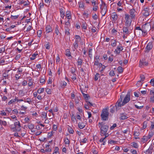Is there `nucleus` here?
<instances>
[{
	"mask_svg": "<svg viewBox=\"0 0 154 154\" xmlns=\"http://www.w3.org/2000/svg\"><path fill=\"white\" fill-rule=\"evenodd\" d=\"M51 149H41V151L43 153H45L48 152H51Z\"/></svg>",
	"mask_w": 154,
	"mask_h": 154,
	"instance_id": "nucleus-28",
	"label": "nucleus"
},
{
	"mask_svg": "<svg viewBox=\"0 0 154 154\" xmlns=\"http://www.w3.org/2000/svg\"><path fill=\"white\" fill-rule=\"evenodd\" d=\"M79 7L80 8H82L83 9H85V6L84 4L82 2H79Z\"/></svg>",
	"mask_w": 154,
	"mask_h": 154,
	"instance_id": "nucleus-25",
	"label": "nucleus"
},
{
	"mask_svg": "<svg viewBox=\"0 0 154 154\" xmlns=\"http://www.w3.org/2000/svg\"><path fill=\"white\" fill-rule=\"evenodd\" d=\"M30 129H33L34 128V125L32 123H29L27 126Z\"/></svg>",
	"mask_w": 154,
	"mask_h": 154,
	"instance_id": "nucleus-31",
	"label": "nucleus"
},
{
	"mask_svg": "<svg viewBox=\"0 0 154 154\" xmlns=\"http://www.w3.org/2000/svg\"><path fill=\"white\" fill-rule=\"evenodd\" d=\"M46 32L47 33H49L53 31V29L50 25H47L45 26Z\"/></svg>",
	"mask_w": 154,
	"mask_h": 154,
	"instance_id": "nucleus-14",
	"label": "nucleus"
},
{
	"mask_svg": "<svg viewBox=\"0 0 154 154\" xmlns=\"http://www.w3.org/2000/svg\"><path fill=\"white\" fill-rule=\"evenodd\" d=\"M19 16V15H18L15 16L11 15V16L10 17V18L11 19V20H14L17 19L18 18Z\"/></svg>",
	"mask_w": 154,
	"mask_h": 154,
	"instance_id": "nucleus-27",
	"label": "nucleus"
},
{
	"mask_svg": "<svg viewBox=\"0 0 154 154\" xmlns=\"http://www.w3.org/2000/svg\"><path fill=\"white\" fill-rule=\"evenodd\" d=\"M141 31L142 32L143 35L145 36L146 34H147V31L144 29H142Z\"/></svg>",
	"mask_w": 154,
	"mask_h": 154,
	"instance_id": "nucleus-49",
	"label": "nucleus"
},
{
	"mask_svg": "<svg viewBox=\"0 0 154 154\" xmlns=\"http://www.w3.org/2000/svg\"><path fill=\"white\" fill-rule=\"evenodd\" d=\"M64 29L65 30V35H70V33L69 32V29L68 27L65 26L64 27Z\"/></svg>",
	"mask_w": 154,
	"mask_h": 154,
	"instance_id": "nucleus-20",
	"label": "nucleus"
},
{
	"mask_svg": "<svg viewBox=\"0 0 154 154\" xmlns=\"http://www.w3.org/2000/svg\"><path fill=\"white\" fill-rule=\"evenodd\" d=\"M109 115V109L108 108L103 109L101 114V119L106 121L108 120Z\"/></svg>",
	"mask_w": 154,
	"mask_h": 154,
	"instance_id": "nucleus-1",
	"label": "nucleus"
},
{
	"mask_svg": "<svg viewBox=\"0 0 154 154\" xmlns=\"http://www.w3.org/2000/svg\"><path fill=\"white\" fill-rule=\"evenodd\" d=\"M128 117L126 116V114L125 113H123L121 114V116L120 117V119L121 120H123L127 119Z\"/></svg>",
	"mask_w": 154,
	"mask_h": 154,
	"instance_id": "nucleus-15",
	"label": "nucleus"
},
{
	"mask_svg": "<svg viewBox=\"0 0 154 154\" xmlns=\"http://www.w3.org/2000/svg\"><path fill=\"white\" fill-rule=\"evenodd\" d=\"M152 48V43L151 42H149L147 45L146 48Z\"/></svg>",
	"mask_w": 154,
	"mask_h": 154,
	"instance_id": "nucleus-38",
	"label": "nucleus"
},
{
	"mask_svg": "<svg viewBox=\"0 0 154 154\" xmlns=\"http://www.w3.org/2000/svg\"><path fill=\"white\" fill-rule=\"evenodd\" d=\"M69 107L70 109H73L74 107L73 103L72 102L70 101L69 103Z\"/></svg>",
	"mask_w": 154,
	"mask_h": 154,
	"instance_id": "nucleus-50",
	"label": "nucleus"
},
{
	"mask_svg": "<svg viewBox=\"0 0 154 154\" xmlns=\"http://www.w3.org/2000/svg\"><path fill=\"white\" fill-rule=\"evenodd\" d=\"M148 64V62L145 61L144 60H142V61L140 60L139 66L140 67H142L144 66H147Z\"/></svg>",
	"mask_w": 154,
	"mask_h": 154,
	"instance_id": "nucleus-12",
	"label": "nucleus"
},
{
	"mask_svg": "<svg viewBox=\"0 0 154 154\" xmlns=\"http://www.w3.org/2000/svg\"><path fill=\"white\" fill-rule=\"evenodd\" d=\"M124 97V95H123L121 94L120 95L119 99L116 103V105H115V106L116 107V109H117V107H121L122 106V103H121L122 102V99Z\"/></svg>",
	"mask_w": 154,
	"mask_h": 154,
	"instance_id": "nucleus-6",
	"label": "nucleus"
},
{
	"mask_svg": "<svg viewBox=\"0 0 154 154\" xmlns=\"http://www.w3.org/2000/svg\"><path fill=\"white\" fill-rule=\"evenodd\" d=\"M140 79L139 81L142 83V82L144 81L145 79V77L144 75L141 74L140 75Z\"/></svg>",
	"mask_w": 154,
	"mask_h": 154,
	"instance_id": "nucleus-34",
	"label": "nucleus"
},
{
	"mask_svg": "<svg viewBox=\"0 0 154 154\" xmlns=\"http://www.w3.org/2000/svg\"><path fill=\"white\" fill-rule=\"evenodd\" d=\"M78 42H76L75 41L74 43H73L74 47L75 48H76L78 47Z\"/></svg>",
	"mask_w": 154,
	"mask_h": 154,
	"instance_id": "nucleus-59",
	"label": "nucleus"
},
{
	"mask_svg": "<svg viewBox=\"0 0 154 154\" xmlns=\"http://www.w3.org/2000/svg\"><path fill=\"white\" fill-rule=\"evenodd\" d=\"M59 29L58 26L57 25H56L55 27L54 32L57 35H58L59 33H60Z\"/></svg>",
	"mask_w": 154,
	"mask_h": 154,
	"instance_id": "nucleus-24",
	"label": "nucleus"
},
{
	"mask_svg": "<svg viewBox=\"0 0 154 154\" xmlns=\"http://www.w3.org/2000/svg\"><path fill=\"white\" fill-rule=\"evenodd\" d=\"M79 128L81 129L85 127V125L83 122H79L78 124Z\"/></svg>",
	"mask_w": 154,
	"mask_h": 154,
	"instance_id": "nucleus-23",
	"label": "nucleus"
},
{
	"mask_svg": "<svg viewBox=\"0 0 154 154\" xmlns=\"http://www.w3.org/2000/svg\"><path fill=\"white\" fill-rule=\"evenodd\" d=\"M134 106L136 108H137V109H141L142 108H143V106H139L136 104H135Z\"/></svg>",
	"mask_w": 154,
	"mask_h": 154,
	"instance_id": "nucleus-58",
	"label": "nucleus"
},
{
	"mask_svg": "<svg viewBox=\"0 0 154 154\" xmlns=\"http://www.w3.org/2000/svg\"><path fill=\"white\" fill-rule=\"evenodd\" d=\"M10 128L11 130L15 132L16 131H17V129L16 128V127L14 124V125H11L10 126Z\"/></svg>",
	"mask_w": 154,
	"mask_h": 154,
	"instance_id": "nucleus-22",
	"label": "nucleus"
},
{
	"mask_svg": "<svg viewBox=\"0 0 154 154\" xmlns=\"http://www.w3.org/2000/svg\"><path fill=\"white\" fill-rule=\"evenodd\" d=\"M131 146L135 148H137L138 147V144L135 142H132L131 143Z\"/></svg>",
	"mask_w": 154,
	"mask_h": 154,
	"instance_id": "nucleus-26",
	"label": "nucleus"
},
{
	"mask_svg": "<svg viewBox=\"0 0 154 154\" xmlns=\"http://www.w3.org/2000/svg\"><path fill=\"white\" fill-rule=\"evenodd\" d=\"M0 124L4 126H6L7 125V122L5 121H2L0 120Z\"/></svg>",
	"mask_w": 154,
	"mask_h": 154,
	"instance_id": "nucleus-42",
	"label": "nucleus"
},
{
	"mask_svg": "<svg viewBox=\"0 0 154 154\" xmlns=\"http://www.w3.org/2000/svg\"><path fill=\"white\" fill-rule=\"evenodd\" d=\"M68 130L69 133L70 134H73L74 132L72 128L70 127H69L68 128Z\"/></svg>",
	"mask_w": 154,
	"mask_h": 154,
	"instance_id": "nucleus-30",
	"label": "nucleus"
},
{
	"mask_svg": "<svg viewBox=\"0 0 154 154\" xmlns=\"http://www.w3.org/2000/svg\"><path fill=\"white\" fill-rule=\"evenodd\" d=\"M37 53H34L32 55V57H30V59L31 60H34L35 58V57L38 55Z\"/></svg>",
	"mask_w": 154,
	"mask_h": 154,
	"instance_id": "nucleus-35",
	"label": "nucleus"
},
{
	"mask_svg": "<svg viewBox=\"0 0 154 154\" xmlns=\"http://www.w3.org/2000/svg\"><path fill=\"white\" fill-rule=\"evenodd\" d=\"M116 45V42L115 40L113 41L111 43V45L113 47H115Z\"/></svg>",
	"mask_w": 154,
	"mask_h": 154,
	"instance_id": "nucleus-43",
	"label": "nucleus"
},
{
	"mask_svg": "<svg viewBox=\"0 0 154 154\" xmlns=\"http://www.w3.org/2000/svg\"><path fill=\"white\" fill-rule=\"evenodd\" d=\"M67 83L65 81H61L60 83L61 86L63 88L66 85Z\"/></svg>",
	"mask_w": 154,
	"mask_h": 154,
	"instance_id": "nucleus-32",
	"label": "nucleus"
},
{
	"mask_svg": "<svg viewBox=\"0 0 154 154\" xmlns=\"http://www.w3.org/2000/svg\"><path fill=\"white\" fill-rule=\"evenodd\" d=\"M64 142H65V144H69V142H70L69 141V140L68 138L67 137H66L65 138Z\"/></svg>",
	"mask_w": 154,
	"mask_h": 154,
	"instance_id": "nucleus-44",
	"label": "nucleus"
},
{
	"mask_svg": "<svg viewBox=\"0 0 154 154\" xmlns=\"http://www.w3.org/2000/svg\"><path fill=\"white\" fill-rule=\"evenodd\" d=\"M29 118L28 117H26L25 119H24V120L26 122V123H29Z\"/></svg>",
	"mask_w": 154,
	"mask_h": 154,
	"instance_id": "nucleus-64",
	"label": "nucleus"
},
{
	"mask_svg": "<svg viewBox=\"0 0 154 154\" xmlns=\"http://www.w3.org/2000/svg\"><path fill=\"white\" fill-rule=\"evenodd\" d=\"M117 126V125L116 123H115L113 124V125L110 127V129L111 130H113Z\"/></svg>",
	"mask_w": 154,
	"mask_h": 154,
	"instance_id": "nucleus-60",
	"label": "nucleus"
},
{
	"mask_svg": "<svg viewBox=\"0 0 154 154\" xmlns=\"http://www.w3.org/2000/svg\"><path fill=\"white\" fill-rule=\"evenodd\" d=\"M16 97H15V98L14 99H12L8 103V105H10L11 104L14 103L15 102L16 100Z\"/></svg>",
	"mask_w": 154,
	"mask_h": 154,
	"instance_id": "nucleus-29",
	"label": "nucleus"
},
{
	"mask_svg": "<svg viewBox=\"0 0 154 154\" xmlns=\"http://www.w3.org/2000/svg\"><path fill=\"white\" fill-rule=\"evenodd\" d=\"M98 125H99V127H101V126L106 125H105V123L104 122H99L98 124Z\"/></svg>",
	"mask_w": 154,
	"mask_h": 154,
	"instance_id": "nucleus-47",
	"label": "nucleus"
},
{
	"mask_svg": "<svg viewBox=\"0 0 154 154\" xmlns=\"http://www.w3.org/2000/svg\"><path fill=\"white\" fill-rule=\"evenodd\" d=\"M135 10L133 8L130 10V17H131V19H134L135 17Z\"/></svg>",
	"mask_w": 154,
	"mask_h": 154,
	"instance_id": "nucleus-10",
	"label": "nucleus"
},
{
	"mask_svg": "<svg viewBox=\"0 0 154 154\" xmlns=\"http://www.w3.org/2000/svg\"><path fill=\"white\" fill-rule=\"evenodd\" d=\"M117 70L119 73H121L123 72L122 68L121 66H119L117 69Z\"/></svg>",
	"mask_w": 154,
	"mask_h": 154,
	"instance_id": "nucleus-46",
	"label": "nucleus"
},
{
	"mask_svg": "<svg viewBox=\"0 0 154 154\" xmlns=\"http://www.w3.org/2000/svg\"><path fill=\"white\" fill-rule=\"evenodd\" d=\"M142 141L143 142V141H146L147 140V138L146 136H143V138H142Z\"/></svg>",
	"mask_w": 154,
	"mask_h": 154,
	"instance_id": "nucleus-62",
	"label": "nucleus"
},
{
	"mask_svg": "<svg viewBox=\"0 0 154 154\" xmlns=\"http://www.w3.org/2000/svg\"><path fill=\"white\" fill-rule=\"evenodd\" d=\"M151 26L149 23H145L142 27V29H144L147 31L150 29Z\"/></svg>",
	"mask_w": 154,
	"mask_h": 154,
	"instance_id": "nucleus-8",
	"label": "nucleus"
},
{
	"mask_svg": "<svg viewBox=\"0 0 154 154\" xmlns=\"http://www.w3.org/2000/svg\"><path fill=\"white\" fill-rule=\"evenodd\" d=\"M147 122L146 121L144 122L143 124V129L146 128L147 127Z\"/></svg>",
	"mask_w": 154,
	"mask_h": 154,
	"instance_id": "nucleus-36",
	"label": "nucleus"
},
{
	"mask_svg": "<svg viewBox=\"0 0 154 154\" xmlns=\"http://www.w3.org/2000/svg\"><path fill=\"white\" fill-rule=\"evenodd\" d=\"M143 15L145 16H148L149 15V9L147 8L144 7L142 11Z\"/></svg>",
	"mask_w": 154,
	"mask_h": 154,
	"instance_id": "nucleus-9",
	"label": "nucleus"
},
{
	"mask_svg": "<svg viewBox=\"0 0 154 154\" xmlns=\"http://www.w3.org/2000/svg\"><path fill=\"white\" fill-rule=\"evenodd\" d=\"M42 33V30H39L37 32V36L38 37H40L41 36V34Z\"/></svg>",
	"mask_w": 154,
	"mask_h": 154,
	"instance_id": "nucleus-57",
	"label": "nucleus"
},
{
	"mask_svg": "<svg viewBox=\"0 0 154 154\" xmlns=\"http://www.w3.org/2000/svg\"><path fill=\"white\" fill-rule=\"evenodd\" d=\"M46 91L48 94H51V91L50 89L47 88L46 89Z\"/></svg>",
	"mask_w": 154,
	"mask_h": 154,
	"instance_id": "nucleus-48",
	"label": "nucleus"
},
{
	"mask_svg": "<svg viewBox=\"0 0 154 154\" xmlns=\"http://www.w3.org/2000/svg\"><path fill=\"white\" fill-rule=\"evenodd\" d=\"M109 75L111 76H113L114 75H115L114 71L112 70H111L109 73Z\"/></svg>",
	"mask_w": 154,
	"mask_h": 154,
	"instance_id": "nucleus-54",
	"label": "nucleus"
},
{
	"mask_svg": "<svg viewBox=\"0 0 154 154\" xmlns=\"http://www.w3.org/2000/svg\"><path fill=\"white\" fill-rule=\"evenodd\" d=\"M32 29V26H29L27 28V30H26V31L29 32Z\"/></svg>",
	"mask_w": 154,
	"mask_h": 154,
	"instance_id": "nucleus-56",
	"label": "nucleus"
},
{
	"mask_svg": "<svg viewBox=\"0 0 154 154\" xmlns=\"http://www.w3.org/2000/svg\"><path fill=\"white\" fill-rule=\"evenodd\" d=\"M109 128V126L107 125L101 126L100 128V134H103V135H104V134L107 132Z\"/></svg>",
	"mask_w": 154,
	"mask_h": 154,
	"instance_id": "nucleus-5",
	"label": "nucleus"
},
{
	"mask_svg": "<svg viewBox=\"0 0 154 154\" xmlns=\"http://www.w3.org/2000/svg\"><path fill=\"white\" fill-rule=\"evenodd\" d=\"M100 6V12L103 17L105 15L106 13L107 10V6L106 3L103 2H102V4Z\"/></svg>",
	"mask_w": 154,
	"mask_h": 154,
	"instance_id": "nucleus-2",
	"label": "nucleus"
},
{
	"mask_svg": "<svg viewBox=\"0 0 154 154\" xmlns=\"http://www.w3.org/2000/svg\"><path fill=\"white\" fill-rule=\"evenodd\" d=\"M111 17L114 20L116 21L118 18L117 15L115 13H112L111 14Z\"/></svg>",
	"mask_w": 154,
	"mask_h": 154,
	"instance_id": "nucleus-19",
	"label": "nucleus"
},
{
	"mask_svg": "<svg viewBox=\"0 0 154 154\" xmlns=\"http://www.w3.org/2000/svg\"><path fill=\"white\" fill-rule=\"evenodd\" d=\"M129 27L127 26H124L123 27L122 29L123 30V32L125 33V35H128L131 32V31L133 28L132 27V28L131 29V27H130V28L131 29H129Z\"/></svg>",
	"mask_w": 154,
	"mask_h": 154,
	"instance_id": "nucleus-7",
	"label": "nucleus"
},
{
	"mask_svg": "<svg viewBox=\"0 0 154 154\" xmlns=\"http://www.w3.org/2000/svg\"><path fill=\"white\" fill-rule=\"evenodd\" d=\"M102 136H105V137H104V138L106 139V137H107L108 136H109V134L107 133H106L104 134V135H103L102 134H100Z\"/></svg>",
	"mask_w": 154,
	"mask_h": 154,
	"instance_id": "nucleus-61",
	"label": "nucleus"
},
{
	"mask_svg": "<svg viewBox=\"0 0 154 154\" xmlns=\"http://www.w3.org/2000/svg\"><path fill=\"white\" fill-rule=\"evenodd\" d=\"M14 124L16 126V128L17 129V131H20L21 130L20 128L21 127V126L19 121H18L15 122H14Z\"/></svg>",
	"mask_w": 154,
	"mask_h": 154,
	"instance_id": "nucleus-11",
	"label": "nucleus"
},
{
	"mask_svg": "<svg viewBox=\"0 0 154 154\" xmlns=\"http://www.w3.org/2000/svg\"><path fill=\"white\" fill-rule=\"evenodd\" d=\"M136 30H139L141 31L142 29H141L140 27L139 26H136L135 28V30L134 31V33L135 34Z\"/></svg>",
	"mask_w": 154,
	"mask_h": 154,
	"instance_id": "nucleus-51",
	"label": "nucleus"
},
{
	"mask_svg": "<svg viewBox=\"0 0 154 154\" xmlns=\"http://www.w3.org/2000/svg\"><path fill=\"white\" fill-rule=\"evenodd\" d=\"M9 71V70H8L5 71L3 74V77L5 79L9 78L8 72Z\"/></svg>",
	"mask_w": 154,
	"mask_h": 154,
	"instance_id": "nucleus-18",
	"label": "nucleus"
},
{
	"mask_svg": "<svg viewBox=\"0 0 154 154\" xmlns=\"http://www.w3.org/2000/svg\"><path fill=\"white\" fill-rule=\"evenodd\" d=\"M71 79L73 80H75L76 79V75L75 74H72V75H71Z\"/></svg>",
	"mask_w": 154,
	"mask_h": 154,
	"instance_id": "nucleus-45",
	"label": "nucleus"
},
{
	"mask_svg": "<svg viewBox=\"0 0 154 154\" xmlns=\"http://www.w3.org/2000/svg\"><path fill=\"white\" fill-rule=\"evenodd\" d=\"M130 91L128 92L127 94L124 98L123 101L122 102V106H123L125 104L128 103L130 100Z\"/></svg>",
	"mask_w": 154,
	"mask_h": 154,
	"instance_id": "nucleus-4",
	"label": "nucleus"
},
{
	"mask_svg": "<svg viewBox=\"0 0 154 154\" xmlns=\"http://www.w3.org/2000/svg\"><path fill=\"white\" fill-rule=\"evenodd\" d=\"M20 5L23 4L24 6H28L29 4V2L28 0L24 1L22 0L19 3Z\"/></svg>",
	"mask_w": 154,
	"mask_h": 154,
	"instance_id": "nucleus-13",
	"label": "nucleus"
},
{
	"mask_svg": "<svg viewBox=\"0 0 154 154\" xmlns=\"http://www.w3.org/2000/svg\"><path fill=\"white\" fill-rule=\"evenodd\" d=\"M115 107L116 108L115 106H113L112 108L110 109V112H111L112 113H113L115 111Z\"/></svg>",
	"mask_w": 154,
	"mask_h": 154,
	"instance_id": "nucleus-53",
	"label": "nucleus"
},
{
	"mask_svg": "<svg viewBox=\"0 0 154 154\" xmlns=\"http://www.w3.org/2000/svg\"><path fill=\"white\" fill-rule=\"evenodd\" d=\"M130 18V15L128 14H125V19L126 21L125 25L126 26L130 27L131 26L132 22V20Z\"/></svg>",
	"mask_w": 154,
	"mask_h": 154,
	"instance_id": "nucleus-3",
	"label": "nucleus"
},
{
	"mask_svg": "<svg viewBox=\"0 0 154 154\" xmlns=\"http://www.w3.org/2000/svg\"><path fill=\"white\" fill-rule=\"evenodd\" d=\"M140 134L139 132H134V135L135 137H137L139 136Z\"/></svg>",
	"mask_w": 154,
	"mask_h": 154,
	"instance_id": "nucleus-63",
	"label": "nucleus"
},
{
	"mask_svg": "<svg viewBox=\"0 0 154 154\" xmlns=\"http://www.w3.org/2000/svg\"><path fill=\"white\" fill-rule=\"evenodd\" d=\"M71 72L72 74H74L75 72V68L73 67H72L71 68Z\"/></svg>",
	"mask_w": 154,
	"mask_h": 154,
	"instance_id": "nucleus-52",
	"label": "nucleus"
},
{
	"mask_svg": "<svg viewBox=\"0 0 154 154\" xmlns=\"http://www.w3.org/2000/svg\"><path fill=\"white\" fill-rule=\"evenodd\" d=\"M123 49H116L114 52L116 54H119L120 51H122Z\"/></svg>",
	"mask_w": 154,
	"mask_h": 154,
	"instance_id": "nucleus-37",
	"label": "nucleus"
},
{
	"mask_svg": "<svg viewBox=\"0 0 154 154\" xmlns=\"http://www.w3.org/2000/svg\"><path fill=\"white\" fill-rule=\"evenodd\" d=\"M44 88H39L37 91V93L39 94H41L44 91Z\"/></svg>",
	"mask_w": 154,
	"mask_h": 154,
	"instance_id": "nucleus-40",
	"label": "nucleus"
},
{
	"mask_svg": "<svg viewBox=\"0 0 154 154\" xmlns=\"http://www.w3.org/2000/svg\"><path fill=\"white\" fill-rule=\"evenodd\" d=\"M83 95L84 97L85 98V99L86 100H88L90 97L89 96L88 94H85V93L83 94Z\"/></svg>",
	"mask_w": 154,
	"mask_h": 154,
	"instance_id": "nucleus-33",
	"label": "nucleus"
},
{
	"mask_svg": "<svg viewBox=\"0 0 154 154\" xmlns=\"http://www.w3.org/2000/svg\"><path fill=\"white\" fill-rule=\"evenodd\" d=\"M142 84L143 83H142L141 82H140V81L139 80L137 82V83L136 84V85L137 87H139L140 85H142Z\"/></svg>",
	"mask_w": 154,
	"mask_h": 154,
	"instance_id": "nucleus-55",
	"label": "nucleus"
},
{
	"mask_svg": "<svg viewBox=\"0 0 154 154\" xmlns=\"http://www.w3.org/2000/svg\"><path fill=\"white\" fill-rule=\"evenodd\" d=\"M24 102H27L29 103V104H30L31 103L32 101L31 100V99L30 98H27L26 99V100H25L24 101Z\"/></svg>",
	"mask_w": 154,
	"mask_h": 154,
	"instance_id": "nucleus-39",
	"label": "nucleus"
},
{
	"mask_svg": "<svg viewBox=\"0 0 154 154\" xmlns=\"http://www.w3.org/2000/svg\"><path fill=\"white\" fill-rule=\"evenodd\" d=\"M75 41L79 42L81 40V38L80 36L79 35H75Z\"/></svg>",
	"mask_w": 154,
	"mask_h": 154,
	"instance_id": "nucleus-21",
	"label": "nucleus"
},
{
	"mask_svg": "<svg viewBox=\"0 0 154 154\" xmlns=\"http://www.w3.org/2000/svg\"><path fill=\"white\" fill-rule=\"evenodd\" d=\"M66 17L67 18L68 20H69L71 18V11H66Z\"/></svg>",
	"mask_w": 154,
	"mask_h": 154,
	"instance_id": "nucleus-17",
	"label": "nucleus"
},
{
	"mask_svg": "<svg viewBox=\"0 0 154 154\" xmlns=\"http://www.w3.org/2000/svg\"><path fill=\"white\" fill-rule=\"evenodd\" d=\"M77 62L78 65L81 66L82 65V60L81 59L79 58Z\"/></svg>",
	"mask_w": 154,
	"mask_h": 154,
	"instance_id": "nucleus-41",
	"label": "nucleus"
},
{
	"mask_svg": "<svg viewBox=\"0 0 154 154\" xmlns=\"http://www.w3.org/2000/svg\"><path fill=\"white\" fill-rule=\"evenodd\" d=\"M65 55L68 57H72L71 55V53L70 49H67L65 51Z\"/></svg>",
	"mask_w": 154,
	"mask_h": 154,
	"instance_id": "nucleus-16",
	"label": "nucleus"
}]
</instances>
